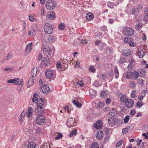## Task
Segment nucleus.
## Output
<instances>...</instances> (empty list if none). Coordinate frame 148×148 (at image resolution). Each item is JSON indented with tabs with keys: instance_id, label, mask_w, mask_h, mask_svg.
<instances>
[{
	"instance_id": "52",
	"label": "nucleus",
	"mask_w": 148,
	"mask_h": 148,
	"mask_svg": "<svg viewBox=\"0 0 148 148\" xmlns=\"http://www.w3.org/2000/svg\"><path fill=\"white\" fill-rule=\"evenodd\" d=\"M139 84L141 85L142 86H143L144 85V80L142 79H139Z\"/></svg>"
},
{
	"instance_id": "28",
	"label": "nucleus",
	"mask_w": 148,
	"mask_h": 148,
	"mask_svg": "<svg viewBox=\"0 0 148 148\" xmlns=\"http://www.w3.org/2000/svg\"><path fill=\"white\" fill-rule=\"evenodd\" d=\"M65 27V26L64 24L61 23L59 24L58 28L60 30H63L64 29Z\"/></svg>"
},
{
	"instance_id": "7",
	"label": "nucleus",
	"mask_w": 148,
	"mask_h": 148,
	"mask_svg": "<svg viewBox=\"0 0 148 148\" xmlns=\"http://www.w3.org/2000/svg\"><path fill=\"white\" fill-rule=\"evenodd\" d=\"M45 75L48 79H52L53 77V72L50 69L47 70L45 72Z\"/></svg>"
},
{
	"instance_id": "59",
	"label": "nucleus",
	"mask_w": 148,
	"mask_h": 148,
	"mask_svg": "<svg viewBox=\"0 0 148 148\" xmlns=\"http://www.w3.org/2000/svg\"><path fill=\"white\" fill-rule=\"evenodd\" d=\"M137 10L136 9H133L132 10V14L133 15L136 16L137 15L136 12H137Z\"/></svg>"
},
{
	"instance_id": "33",
	"label": "nucleus",
	"mask_w": 148,
	"mask_h": 148,
	"mask_svg": "<svg viewBox=\"0 0 148 148\" xmlns=\"http://www.w3.org/2000/svg\"><path fill=\"white\" fill-rule=\"evenodd\" d=\"M136 90H132L131 93V97L132 98H135L136 97Z\"/></svg>"
},
{
	"instance_id": "29",
	"label": "nucleus",
	"mask_w": 148,
	"mask_h": 148,
	"mask_svg": "<svg viewBox=\"0 0 148 148\" xmlns=\"http://www.w3.org/2000/svg\"><path fill=\"white\" fill-rule=\"evenodd\" d=\"M99 146L97 143L94 142L91 145L90 148H99Z\"/></svg>"
},
{
	"instance_id": "40",
	"label": "nucleus",
	"mask_w": 148,
	"mask_h": 148,
	"mask_svg": "<svg viewBox=\"0 0 148 148\" xmlns=\"http://www.w3.org/2000/svg\"><path fill=\"white\" fill-rule=\"evenodd\" d=\"M101 97V98H103L106 96L107 94L105 91H103L101 92L100 93Z\"/></svg>"
},
{
	"instance_id": "34",
	"label": "nucleus",
	"mask_w": 148,
	"mask_h": 148,
	"mask_svg": "<svg viewBox=\"0 0 148 148\" xmlns=\"http://www.w3.org/2000/svg\"><path fill=\"white\" fill-rule=\"evenodd\" d=\"M36 31L34 29H33L32 31H29L28 32L29 34L32 36H34L36 34Z\"/></svg>"
},
{
	"instance_id": "21",
	"label": "nucleus",
	"mask_w": 148,
	"mask_h": 148,
	"mask_svg": "<svg viewBox=\"0 0 148 148\" xmlns=\"http://www.w3.org/2000/svg\"><path fill=\"white\" fill-rule=\"evenodd\" d=\"M86 17L87 20L90 21L94 18V15L93 14L89 12L86 15Z\"/></svg>"
},
{
	"instance_id": "23",
	"label": "nucleus",
	"mask_w": 148,
	"mask_h": 148,
	"mask_svg": "<svg viewBox=\"0 0 148 148\" xmlns=\"http://www.w3.org/2000/svg\"><path fill=\"white\" fill-rule=\"evenodd\" d=\"M128 97L125 95H122L120 97V101L123 103H125L128 100Z\"/></svg>"
},
{
	"instance_id": "15",
	"label": "nucleus",
	"mask_w": 148,
	"mask_h": 148,
	"mask_svg": "<svg viewBox=\"0 0 148 148\" xmlns=\"http://www.w3.org/2000/svg\"><path fill=\"white\" fill-rule=\"evenodd\" d=\"M50 60L48 58L44 57L41 61V63L43 64L44 66H46L50 64Z\"/></svg>"
},
{
	"instance_id": "64",
	"label": "nucleus",
	"mask_w": 148,
	"mask_h": 148,
	"mask_svg": "<svg viewBox=\"0 0 148 148\" xmlns=\"http://www.w3.org/2000/svg\"><path fill=\"white\" fill-rule=\"evenodd\" d=\"M32 114L30 112L29 113L27 112L26 114V116L28 118H29L32 116Z\"/></svg>"
},
{
	"instance_id": "37",
	"label": "nucleus",
	"mask_w": 148,
	"mask_h": 148,
	"mask_svg": "<svg viewBox=\"0 0 148 148\" xmlns=\"http://www.w3.org/2000/svg\"><path fill=\"white\" fill-rule=\"evenodd\" d=\"M56 66L58 70L61 69L62 68L63 69V66L60 64V62H58L56 64Z\"/></svg>"
},
{
	"instance_id": "11",
	"label": "nucleus",
	"mask_w": 148,
	"mask_h": 148,
	"mask_svg": "<svg viewBox=\"0 0 148 148\" xmlns=\"http://www.w3.org/2000/svg\"><path fill=\"white\" fill-rule=\"evenodd\" d=\"M20 82V80L18 78H16L8 80L7 82L8 83H12L13 84L17 85Z\"/></svg>"
},
{
	"instance_id": "22",
	"label": "nucleus",
	"mask_w": 148,
	"mask_h": 148,
	"mask_svg": "<svg viewBox=\"0 0 148 148\" xmlns=\"http://www.w3.org/2000/svg\"><path fill=\"white\" fill-rule=\"evenodd\" d=\"M37 67H34L32 69L31 71V73L32 75V77H34L37 74Z\"/></svg>"
},
{
	"instance_id": "47",
	"label": "nucleus",
	"mask_w": 148,
	"mask_h": 148,
	"mask_svg": "<svg viewBox=\"0 0 148 148\" xmlns=\"http://www.w3.org/2000/svg\"><path fill=\"white\" fill-rule=\"evenodd\" d=\"M134 126V125L133 124H130L128 125V126L127 127L128 130H129L130 129H132Z\"/></svg>"
},
{
	"instance_id": "26",
	"label": "nucleus",
	"mask_w": 148,
	"mask_h": 148,
	"mask_svg": "<svg viewBox=\"0 0 148 148\" xmlns=\"http://www.w3.org/2000/svg\"><path fill=\"white\" fill-rule=\"evenodd\" d=\"M36 145L33 142H30L28 143L27 147V148H35Z\"/></svg>"
},
{
	"instance_id": "50",
	"label": "nucleus",
	"mask_w": 148,
	"mask_h": 148,
	"mask_svg": "<svg viewBox=\"0 0 148 148\" xmlns=\"http://www.w3.org/2000/svg\"><path fill=\"white\" fill-rule=\"evenodd\" d=\"M136 113V111L134 109H132L131 110L130 116H133Z\"/></svg>"
},
{
	"instance_id": "36",
	"label": "nucleus",
	"mask_w": 148,
	"mask_h": 148,
	"mask_svg": "<svg viewBox=\"0 0 148 148\" xmlns=\"http://www.w3.org/2000/svg\"><path fill=\"white\" fill-rule=\"evenodd\" d=\"M106 51L107 55L110 54L112 51V49L109 47H107L106 48Z\"/></svg>"
},
{
	"instance_id": "4",
	"label": "nucleus",
	"mask_w": 148,
	"mask_h": 148,
	"mask_svg": "<svg viewBox=\"0 0 148 148\" xmlns=\"http://www.w3.org/2000/svg\"><path fill=\"white\" fill-rule=\"evenodd\" d=\"M56 5V3L54 1L48 0L46 2V7L47 9L51 10L55 8Z\"/></svg>"
},
{
	"instance_id": "18",
	"label": "nucleus",
	"mask_w": 148,
	"mask_h": 148,
	"mask_svg": "<svg viewBox=\"0 0 148 148\" xmlns=\"http://www.w3.org/2000/svg\"><path fill=\"white\" fill-rule=\"evenodd\" d=\"M34 77H31L29 80L27 86L28 88H29L32 86L34 84Z\"/></svg>"
},
{
	"instance_id": "10",
	"label": "nucleus",
	"mask_w": 148,
	"mask_h": 148,
	"mask_svg": "<svg viewBox=\"0 0 148 148\" xmlns=\"http://www.w3.org/2000/svg\"><path fill=\"white\" fill-rule=\"evenodd\" d=\"M94 127L97 130L101 129L102 127V122L101 120L97 121L94 124Z\"/></svg>"
},
{
	"instance_id": "3",
	"label": "nucleus",
	"mask_w": 148,
	"mask_h": 148,
	"mask_svg": "<svg viewBox=\"0 0 148 148\" xmlns=\"http://www.w3.org/2000/svg\"><path fill=\"white\" fill-rule=\"evenodd\" d=\"M42 48L44 55L47 57H49L53 55L52 51L49 47L47 46H43Z\"/></svg>"
},
{
	"instance_id": "9",
	"label": "nucleus",
	"mask_w": 148,
	"mask_h": 148,
	"mask_svg": "<svg viewBox=\"0 0 148 148\" xmlns=\"http://www.w3.org/2000/svg\"><path fill=\"white\" fill-rule=\"evenodd\" d=\"M49 90V88L47 84H45L40 89V90L44 94H47Z\"/></svg>"
},
{
	"instance_id": "53",
	"label": "nucleus",
	"mask_w": 148,
	"mask_h": 148,
	"mask_svg": "<svg viewBox=\"0 0 148 148\" xmlns=\"http://www.w3.org/2000/svg\"><path fill=\"white\" fill-rule=\"evenodd\" d=\"M111 99L110 98H108L106 100V103L107 104H109L110 103Z\"/></svg>"
},
{
	"instance_id": "12",
	"label": "nucleus",
	"mask_w": 148,
	"mask_h": 148,
	"mask_svg": "<svg viewBox=\"0 0 148 148\" xmlns=\"http://www.w3.org/2000/svg\"><path fill=\"white\" fill-rule=\"evenodd\" d=\"M75 120L72 118L68 119L66 123V125L68 127H71L74 126V124Z\"/></svg>"
},
{
	"instance_id": "60",
	"label": "nucleus",
	"mask_w": 148,
	"mask_h": 148,
	"mask_svg": "<svg viewBox=\"0 0 148 148\" xmlns=\"http://www.w3.org/2000/svg\"><path fill=\"white\" fill-rule=\"evenodd\" d=\"M100 77L102 80L104 81L106 78V76L104 74H102L101 75H100Z\"/></svg>"
},
{
	"instance_id": "44",
	"label": "nucleus",
	"mask_w": 148,
	"mask_h": 148,
	"mask_svg": "<svg viewBox=\"0 0 148 148\" xmlns=\"http://www.w3.org/2000/svg\"><path fill=\"white\" fill-rule=\"evenodd\" d=\"M63 136L60 133H58V135L55 138V140H58L60 139V138H62Z\"/></svg>"
},
{
	"instance_id": "54",
	"label": "nucleus",
	"mask_w": 148,
	"mask_h": 148,
	"mask_svg": "<svg viewBox=\"0 0 148 148\" xmlns=\"http://www.w3.org/2000/svg\"><path fill=\"white\" fill-rule=\"evenodd\" d=\"M23 113H22L19 116V120L21 121H23L24 119V117L23 115L22 114Z\"/></svg>"
},
{
	"instance_id": "17",
	"label": "nucleus",
	"mask_w": 148,
	"mask_h": 148,
	"mask_svg": "<svg viewBox=\"0 0 148 148\" xmlns=\"http://www.w3.org/2000/svg\"><path fill=\"white\" fill-rule=\"evenodd\" d=\"M109 114L112 116H114L118 114V112L116 109L112 108L109 110Z\"/></svg>"
},
{
	"instance_id": "49",
	"label": "nucleus",
	"mask_w": 148,
	"mask_h": 148,
	"mask_svg": "<svg viewBox=\"0 0 148 148\" xmlns=\"http://www.w3.org/2000/svg\"><path fill=\"white\" fill-rule=\"evenodd\" d=\"M77 84L80 86H83L84 85L83 81V80L79 81L77 82Z\"/></svg>"
},
{
	"instance_id": "56",
	"label": "nucleus",
	"mask_w": 148,
	"mask_h": 148,
	"mask_svg": "<svg viewBox=\"0 0 148 148\" xmlns=\"http://www.w3.org/2000/svg\"><path fill=\"white\" fill-rule=\"evenodd\" d=\"M32 42L29 43V45H27V47L29 48V49H32Z\"/></svg>"
},
{
	"instance_id": "27",
	"label": "nucleus",
	"mask_w": 148,
	"mask_h": 148,
	"mask_svg": "<svg viewBox=\"0 0 148 148\" xmlns=\"http://www.w3.org/2000/svg\"><path fill=\"white\" fill-rule=\"evenodd\" d=\"M143 26V24L139 23L135 26V28L137 30H139L141 29Z\"/></svg>"
},
{
	"instance_id": "8",
	"label": "nucleus",
	"mask_w": 148,
	"mask_h": 148,
	"mask_svg": "<svg viewBox=\"0 0 148 148\" xmlns=\"http://www.w3.org/2000/svg\"><path fill=\"white\" fill-rule=\"evenodd\" d=\"M125 106L127 108H132L134 106V102L133 100L131 99H128L125 102Z\"/></svg>"
},
{
	"instance_id": "41",
	"label": "nucleus",
	"mask_w": 148,
	"mask_h": 148,
	"mask_svg": "<svg viewBox=\"0 0 148 148\" xmlns=\"http://www.w3.org/2000/svg\"><path fill=\"white\" fill-rule=\"evenodd\" d=\"M129 130L126 127L125 128L123 129L122 130V132L124 134H126L128 132Z\"/></svg>"
},
{
	"instance_id": "43",
	"label": "nucleus",
	"mask_w": 148,
	"mask_h": 148,
	"mask_svg": "<svg viewBox=\"0 0 148 148\" xmlns=\"http://www.w3.org/2000/svg\"><path fill=\"white\" fill-rule=\"evenodd\" d=\"M123 143V140H120L118 142H117L116 145V147H117L122 145Z\"/></svg>"
},
{
	"instance_id": "31",
	"label": "nucleus",
	"mask_w": 148,
	"mask_h": 148,
	"mask_svg": "<svg viewBox=\"0 0 148 148\" xmlns=\"http://www.w3.org/2000/svg\"><path fill=\"white\" fill-rule=\"evenodd\" d=\"M73 103V104L75 105L77 107L81 108L82 107V105L81 103L77 102L75 100H74Z\"/></svg>"
},
{
	"instance_id": "6",
	"label": "nucleus",
	"mask_w": 148,
	"mask_h": 148,
	"mask_svg": "<svg viewBox=\"0 0 148 148\" xmlns=\"http://www.w3.org/2000/svg\"><path fill=\"white\" fill-rule=\"evenodd\" d=\"M108 121L109 125L111 127H112L114 125H115L118 123L117 119L114 117H110L108 120Z\"/></svg>"
},
{
	"instance_id": "5",
	"label": "nucleus",
	"mask_w": 148,
	"mask_h": 148,
	"mask_svg": "<svg viewBox=\"0 0 148 148\" xmlns=\"http://www.w3.org/2000/svg\"><path fill=\"white\" fill-rule=\"evenodd\" d=\"M45 32L48 34H50L52 32L53 28L52 25L49 23H46L44 27Z\"/></svg>"
},
{
	"instance_id": "13",
	"label": "nucleus",
	"mask_w": 148,
	"mask_h": 148,
	"mask_svg": "<svg viewBox=\"0 0 148 148\" xmlns=\"http://www.w3.org/2000/svg\"><path fill=\"white\" fill-rule=\"evenodd\" d=\"M104 136V134L101 131H99L96 134V137L98 140H101Z\"/></svg>"
},
{
	"instance_id": "58",
	"label": "nucleus",
	"mask_w": 148,
	"mask_h": 148,
	"mask_svg": "<svg viewBox=\"0 0 148 148\" xmlns=\"http://www.w3.org/2000/svg\"><path fill=\"white\" fill-rule=\"evenodd\" d=\"M75 67L76 68L79 67L80 65V63L79 61H77L75 63Z\"/></svg>"
},
{
	"instance_id": "51",
	"label": "nucleus",
	"mask_w": 148,
	"mask_h": 148,
	"mask_svg": "<svg viewBox=\"0 0 148 148\" xmlns=\"http://www.w3.org/2000/svg\"><path fill=\"white\" fill-rule=\"evenodd\" d=\"M143 103L142 102H138L136 104V107L138 106L139 108L141 107L143 105Z\"/></svg>"
},
{
	"instance_id": "62",
	"label": "nucleus",
	"mask_w": 148,
	"mask_h": 148,
	"mask_svg": "<svg viewBox=\"0 0 148 148\" xmlns=\"http://www.w3.org/2000/svg\"><path fill=\"white\" fill-rule=\"evenodd\" d=\"M109 140V137L108 136L106 137V138H104V140H103V143H108V140Z\"/></svg>"
},
{
	"instance_id": "35",
	"label": "nucleus",
	"mask_w": 148,
	"mask_h": 148,
	"mask_svg": "<svg viewBox=\"0 0 148 148\" xmlns=\"http://www.w3.org/2000/svg\"><path fill=\"white\" fill-rule=\"evenodd\" d=\"M107 5L110 8H113L114 7V3L108 1L107 3Z\"/></svg>"
},
{
	"instance_id": "42",
	"label": "nucleus",
	"mask_w": 148,
	"mask_h": 148,
	"mask_svg": "<svg viewBox=\"0 0 148 148\" xmlns=\"http://www.w3.org/2000/svg\"><path fill=\"white\" fill-rule=\"evenodd\" d=\"M129 119H130V116H129L128 115H127L124 118V122L125 123H127L129 120Z\"/></svg>"
},
{
	"instance_id": "63",
	"label": "nucleus",
	"mask_w": 148,
	"mask_h": 148,
	"mask_svg": "<svg viewBox=\"0 0 148 148\" xmlns=\"http://www.w3.org/2000/svg\"><path fill=\"white\" fill-rule=\"evenodd\" d=\"M13 69L12 68H7L4 69V70L5 71H11Z\"/></svg>"
},
{
	"instance_id": "45",
	"label": "nucleus",
	"mask_w": 148,
	"mask_h": 148,
	"mask_svg": "<svg viewBox=\"0 0 148 148\" xmlns=\"http://www.w3.org/2000/svg\"><path fill=\"white\" fill-rule=\"evenodd\" d=\"M89 69L90 71L92 72H95L96 71L94 67V66H91L90 67Z\"/></svg>"
},
{
	"instance_id": "1",
	"label": "nucleus",
	"mask_w": 148,
	"mask_h": 148,
	"mask_svg": "<svg viewBox=\"0 0 148 148\" xmlns=\"http://www.w3.org/2000/svg\"><path fill=\"white\" fill-rule=\"evenodd\" d=\"M44 103L43 99H39L36 103L37 107L36 108L35 112L37 115L36 116V123L39 125H42L45 121V118L42 114L45 111L42 107Z\"/></svg>"
},
{
	"instance_id": "55",
	"label": "nucleus",
	"mask_w": 148,
	"mask_h": 148,
	"mask_svg": "<svg viewBox=\"0 0 148 148\" xmlns=\"http://www.w3.org/2000/svg\"><path fill=\"white\" fill-rule=\"evenodd\" d=\"M42 132L41 129L40 128L37 127V129L36 130V132H37V134H40V133Z\"/></svg>"
},
{
	"instance_id": "24",
	"label": "nucleus",
	"mask_w": 148,
	"mask_h": 148,
	"mask_svg": "<svg viewBox=\"0 0 148 148\" xmlns=\"http://www.w3.org/2000/svg\"><path fill=\"white\" fill-rule=\"evenodd\" d=\"M137 54L140 58H142L145 55V51L142 50H138Z\"/></svg>"
},
{
	"instance_id": "25",
	"label": "nucleus",
	"mask_w": 148,
	"mask_h": 148,
	"mask_svg": "<svg viewBox=\"0 0 148 148\" xmlns=\"http://www.w3.org/2000/svg\"><path fill=\"white\" fill-rule=\"evenodd\" d=\"M114 73L115 78H118L119 76V73L117 67H115L114 69Z\"/></svg>"
},
{
	"instance_id": "20",
	"label": "nucleus",
	"mask_w": 148,
	"mask_h": 148,
	"mask_svg": "<svg viewBox=\"0 0 148 148\" xmlns=\"http://www.w3.org/2000/svg\"><path fill=\"white\" fill-rule=\"evenodd\" d=\"M123 53L125 56H128L131 55V51L129 49H126L123 51Z\"/></svg>"
},
{
	"instance_id": "2",
	"label": "nucleus",
	"mask_w": 148,
	"mask_h": 148,
	"mask_svg": "<svg viewBox=\"0 0 148 148\" xmlns=\"http://www.w3.org/2000/svg\"><path fill=\"white\" fill-rule=\"evenodd\" d=\"M123 32V34L128 36H131L134 34V30L130 27H124Z\"/></svg>"
},
{
	"instance_id": "30",
	"label": "nucleus",
	"mask_w": 148,
	"mask_h": 148,
	"mask_svg": "<svg viewBox=\"0 0 148 148\" xmlns=\"http://www.w3.org/2000/svg\"><path fill=\"white\" fill-rule=\"evenodd\" d=\"M77 130L75 129H74L72 130L71 132L70 133L69 136L70 137L73 136V135H75L76 134Z\"/></svg>"
},
{
	"instance_id": "39",
	"label": "nucleus",
	"mask_w": 148,
	"mask_h": 148,
	"mask_svg": "<svg viewBox=\"0 0 148 148\" xmlns=\"http://www.w3.org/2000/svg\"><path fill=\"white\" fill-rule=\"evenodd\" d=\"M107 75L108 76L110 77H111L112 76H113L114 75L113 71L112 70H110L109 71H108Z\"/></svg>"
},
{
	"instance_id": "16",
	"label": "nucleus",
	"mask_w": 148,
	"mask_h": 148,
	"mask_svg": "<svg viewBox=\"0 0 148 148\" xmlns=\"http://www.w3.org/2000/svg\"><path fill=\"white\" fill-rule=\"evenodd\" d=\"M132 78L135 80L137 79L139 76L138 72L135 71L134 72H132Z\"/></svg>"
},
{
	"instance_id": "46",
	"label": "nucleus",
	"mask_w": 148,
	"mask_h": 148,
	"mask_svg": "<svg viewBox=\"0 0 148 148\" xmlns=\"http://www.w3.org/2000/svg\"><path fill=\"white\" fill-rule=\"evenodd\" d=\"M126 61V59L125 58H120L119 62L120 63H122L123 62H125Z\"/></svg>"
},
{
	"instance_id": "38",
	"label": "nucleus",
	"mask_w": 148,
	"mask_h": 148,
	"mask_svg": "<svg viewBox=\"0 0 148 148\" xmlns=\"http://www.w3.org/2000/svg\"><path fill=\"white\" fill-rule=\"evenodd\" d=\"M133 63L132 62H130L129 63L127 69L128 70H130L132 69V68L133 67Z\"/></svg>"
},
{
	"instance_id": "61",
	"label": "nucleus",
	"mask_w": 148,
	"mask_h": 148,
	"mask_svg": "<svg viewBox=\"0 0 148 148\" xmlns=\"http://www.w3.org/2000/svg\"><path fill=\"white\" fill-rule=\"evenodd\" d=\"M12 55L11 53H9L7 56L6 60H8L9 59L11 58L12 57Z\"/></svg>"
},
{
	"instance_id": "32",
	"label": "nucleus",
	"mask_w": 148,
	"mask_h": 148,
	"mask_svg": "<svg viewBox=\"0 0 148 148\" xmlns=\"http://www.w3.org/2000/svg\"><path fill=\"white\" fill-rule=\"evenodd\" d=\"M132 40V38L129 37H126L125 38L124 41L126 43L130 44Z\"/></svg>"
},
{
	"instance_id": "57",
	"label": "nucleus",
	"mask_w": 148,
	"mask_h": 148,
	"mask_svg": "<svg viewBox=\"0 0 148 148\" xmlns=\"http://www.w3.org/2000/svg\"><path fill=\"white\" fill-rule=\"evenodd\" d=\"M32 112H33L32 108L31 107H29L28 109V111H27V112H28L29 113L30 112V113H31V114H32Z\"/></svg>"
},
{
	"instance_id": "19",
	"label": "nucleus",
	"mask_w": 148,
	"mask_h": 148,
	"mask_svg": "<svg viewBox=\"0 0 148 148\" xmlns=\"http://www.w3.org/2000/svg\"><path fill=\"white\" fill-rule=\"evenodd\" d=\"M55 17V14L54 12H50L47 14V17L49 20H53Z\"/></svg>"
},
{
	"instance_id": "48",
	"label": "nucleus",
	"mask_w": 148,
	"mask_h": 148,
	"mask_svg": "<svg viewBox=\"0 0 148 148\" xmlns=\"http://www.w3.org/2000/svg\"><path fill=\"white\" fill-rule=\"evenodd\" d=\"M93 85L96 87H99L100 86V85L99 84L98 81H95L93 84Z\"/></svg>"
},
{
	"instance_id": "14",
	"label": "nucleus",
	"mask_w": 148,
	"mask_h": 148,
	"mask_svg": "<svg viewBox=\"0 0 148 148\" xmlns=\"http://www.w3.org/2000/svg\"><path fill=\"white\" fill-rule=\"evenodd\" d=\"M132 72H125L123 75V77L125 79H129L132 78Z\"/></svg>"
}]
</instances>
